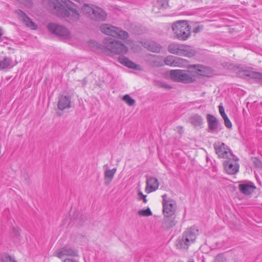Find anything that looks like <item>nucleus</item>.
Instances as JSON below:
<instances>
[{"label":"nucleus","mask_w":262,"mask_h":262,"mask_svg":"<svg viewBox=\"0 0 262 262\" xmlns=\"http://www.w3.org/2000/svg\"><path fill=\"white\" fill-rule=\"evenodd\" d=\"M83 11L88 17L95 21H104L106 18V13L101 8L95 6L84 5Z\"/></svg>","instance_id":"nucleus-4"},{"label":"nucleus","mask_w":262,"mask_h":262,"mask_svg":"<svg viewBox=\"0 0 262 262\" xmlns=\"http://www.w3.org/2000/svg\"><path fill=\"white\" fill-rule=\"evenodd\" d=\"M12 59L8 57H5L4 59L0 60V68L1 69H5L12 64Z\"/></svg>","instance_id":"nucleus-28"},{"label":"nucleus","mask_w":262,"mask_h":262,"mask_svg":"<svg viewBox=\"0 0 262 262\" xmlns=\"http://www.w3.org/2000/svg\"><path fill=\"white\" fill-rule=\"evenodd\" d=\"M172 29L177 39L186 40L191 35L190 27L185 21H178L172 25Z\"/></svg>","instance_id":"nucleus-3"},{"label":"nucleus","mask_w":262,"mask_h":262,"mask_svg":"<svg viewBox=\"0 0 262 262\" xmlns=\"http://www.w3.org/2000/svg\"><path fill=\"white\" fill-rule=\"evenodd\" d=\"M183 234L189 239L190 241L194 243L195 241L197 236L199 234L198 229L194 226L187 228Z\"/></svg>","instance_id":"nucleus-18"},{"label":"nucleus","mask_w":262,"mask_h":262,"mask_svg":"<svg viewBox=\"0 0 262 262\" xmlns=\"http://www.w3.org/2000/svg\"><path fill=\"white\" fill-rule=\"evenodd\" d=\"M1 262H17L14 257L11 256L7 253H4L1 256Z\"/></svg>","instance_id":"nucleus-29"},{"label":"nucleus","mask_w":262,"mask_h":262,"mask_svg":"<svg viewBox=\"0 0 262 262\" xmlns=\"http://www.w3.org/2000/svg\"><path fill=\"white\" fill-rule=\"evenodd\" d=\"M176 220V215H164L162 222V227L165 229L168 230L173 228L177 224Z\"/></svg>","instance_id":"nucleus-16"},{"label":"nucleus","mask_w":262,"mask_h":262,"mask_svg":"<svg viewBox=\"0 0 262 262\" xmlns=\"http://www.w3.org/2000/svg\"><path fill=\"white\" fill-rule=\"evenodd\" d=\"M143 194L142 193V192H141L140 191H138V197H139L138 199H139V200H141V196Z\"/></svg>","instance_id":"nucleus-45"},{"label":"nucleus","mask_w":262,"mask_h":262,"mask_svg":"<svg viewBox=\"0 0 262 262\" xmlns=\"http://www.w3.org/2000/svg\"><path fill=\"white\" fill-rule=\"evenodd\" d=\"M151 215H152V212H151L150 209H149V208H148V216H150Z\"/></svg>","instance_id":"nucleus-47"},{"label":"nucleus","mask_w":262,"mask_h":262,"mask_svg":"<svg viewBox=\"0 0 262 262\" xmlns=\"http://www.w3.org/2000/svg\"><path fill=\"white\" fill-rule=\"evenodd\" d=\"M121 56L118 58V61L120 63L129 68L136 69L137 65L135 63L129 60L128 58L123 56V55Z\"/></svg>","instance_id":"nucleus-26"},{"label":"nucleus","mask_w":262,"mask_h":262,"mask_svg":"<svg viewBox=\"0 0 262 262\" xmlns=\"http://www.w3.org/2000/svg\"><path fill=\"white\" fill-rule=\"evenodd\" d=\"M61 2L66 6V7L68 8V10H70L74 8V7L75 6L74 4L72 3L70 0H61Z\"/></svg>","instance_id":"nucleus-33"},{"label":"nucleus","mask_w":262,"mask_h":262,"mask_svg":"<svg viewBox=\"0 0 262 262\" xmlns=\"http://www.w3.org/2000/svg\"><path fill=\"white\" fill-rule=\"evenodd\" d=\"M256 187L252 182H248L240 184L238 185V189L240 192L245 195L251 194L256 189Z\"/></svg>","instance_id":"nucleus-13"},{"label":"nucleus","mask_w":262,"mask_h":262,"mask_svg":"<svg viewBox=\"0 0 262 262\" xmlns=\"http://www.w3.org/2000/svg\"><path fill=\"white\" fill-rule=\"evenodd\" d=\"M60 17L69 18L71 22H75L79 20L80 14L75 8L68 10L64 7L62 11L60 13Z\"/></svg>","instance_id":"nucleus-12"},{"label":"nucleus","mask_w":262,"mask_h":262,"mask_svg":"<svg viewBox=\"0 0 262 262\" xmlns=\"http://www.w3.org/2000/svg\"><path fill=\"white\" fill-rule=\"evenodd\" d=\"M71 107V97L69 96L61 95L58 102V108L60 110L63 111Z\"/></svg>","instance_id":"nucleus-19"},{"label":"nucleus","mask_w":262,"mask_h":262,"mask_svg":"<svg viewBox=\"0 0 262 262\" xmlns=\"http://www.w3.org/2000/svg\"><path fill=\"white\" fill-rule=\"evenodd\" d=\"M208 124V128L212 132H217L220 123L215 116L211 114H207L206 116Z\"/></svg>","instance_id":"nucleus-17"},{"label":"nucleus","mask_w":262,"mask_h":262,"mask_svg":"<svg viewBox=\"0 0 262 262\" xmlns=\"http://www.w3.org/2000/svg\"><path fill=\"white\" fill-rule=\"evenodd\" d=\"M2 35H3L2 30L1 29H0V38L2 36Z\"/></svg>","instance_id":"nucleus-48"},{"label":"nucleus","mask_w":262,"mask_h":262,"mask_svg":"<svg viewBox=\"0 0 262 262\" xmlns=\"http://www.w3.org/2000/svg\"><path fill=\"white\" fill-rule=\"evenodd\" d=\"M13 233L16 236H19L20 235L19 229L18 228H13Z\"/></svg>","instance_id":"nucleus-40"},{"label":"nucleus","mask_w":262,"mask_h":262,"mask_svg":"<svg viewBox=\"0 0 262 262\" xmlns=\"http://www.w3.org/2000/svg\"><path fill=\"white\" fill-rule=\"evenodd\" d=\"M101 32L106 35L121 39H126L128 37V33L118 27L110 24H103L100 27Z\"/></svg>","instance_id":"nucleus-6"},{"label":"nucleus","mask_w":262,"mask_h":262,"mask_svg":"<svg viewBox=\"0 0 262 262\" xmlns=\"http://www.w3.org/2000/svg\"><path fill=\"white\" fill-rule=\"evenodd\" d=\"M252 162L254 164V165L257 167H262L261 162L256 158H254L252 159Z\"/></svg>","instance_id":"nucleus-36"},{"label":"nucleus","mask_w":262,"mask_h":262,"mask_svg":"<svg viewBox=\"0 0 262 262\" xmlns=\"http://www.w3.org/2000/svg\"><path fill=\"white\" fill-rule=\"evenodd\" d=\"M164 63L171 67H181L183 63V59L173 56H168L164 60Z\"/></svg>","instance_id":"nucleus-20"},{"label":"nucleus","mask_w":262,"mask_h":262,"mask_svg":"<svg viewBox=\"0 0 262 262\" xmlns=\"http://www.w3.org/2000/svg\"><path fill=\"white\" fill-rule=\"evenodd\" d=\"M145 184H146V186H145V191H147V190H148V188H147V178H146V179L145 180Z\"/></svg>","instance_id":"nucleus-46"},{"label":"nucleus","mask_w":262,"mask_h":262,"mask_svg":"<svg viewBox=\"0 0 262 262\" xmlns=\"http://www.w3.org/2000/svg\"><path fill=\"white\" fill-rule=\"evenodd\" d=\"M223 119L224 120V123L225 126L228 128H231L232 126V123L231 122L228 117H225Z\"/></svg>","instance_id":"nucleus-39"},{"label":"nucleus","mask_w":262,"mask_h":262,"mask_svg":"<svg viewBox=\"0 0 262 262\" xmlns=\"http://www.w3.org/2000/svg\"><path fill=\"white\" fill-rule=\"evenodd\" d=\"M141 200H143V202L144 203H146L147 202V200H146V195H144L143 194L141 196Z\"/></svg>","instance_id":"nucleus-44"},{"label":"nucleus","mask_w":262,"mask_h":262,"mask_svg":"<svg viewBox=\"0 0 262 262\" xmlns=\"http://www.w3.org/2000/svg\"><path fill=\"white\" fill-rule=\"evenodd\" d=\"M226 258L223 253L218 254L215 256L213 262H226Z\"/></svg>","instance_id":"nucleus-34"},{"label":"nucleus","mask_w":262,"mask_h":262,"mask_svg":"<svg viewBox=\"0 0 262 262\" xmlns=\"http://www.w3.org/2000/svg\"><path fill=\"white\" fill-rule=\"evenodd\" d=\"M242 74L243 76L249 77L251 78L256 79L258 82L262 83V73L251 71L245 70L239 73V75Z\"/></svg>","instance_id":"nucleus-22"},{"label":"nucleus","mask_w":262,"mask_h":262,"mask_svg":"<svg viewBox=\"0 0 262 262\" xmlns=\"http://www.w3.org/2000/svg\"><path fill=\"white\" fill-rule=\"evenodd\" d=\"M17 13L28 27L32 30H36L37 28V25L34 23L32 19L29 18L23 11L19 10Z\"/></svg>","instance_id":"nucleus-21"},{"label":"nucleus","mask_w":262,"mask_h":262,"mask_svg":"<svg viewBox=\"0 0 262 262\" xmlns=\"http://www.w3.org/2000/svg\"><path fill=\"white\" fill-rule=\"evenodd\" d=\"M154 57L152 55L148 54V61L150 60L154 61L155 62V64L157 66H162L163 65V60L161 58H156L157 60L154 61V60L151 59V58Z\"/></svg>","instance_id":"nucleus-32"},{"label":"nucleus","mask_w":262,"mask_h":262,"mask_svg":"<svg viewBox=\"0 0 262 262\" xmlns=\"http://www.w3.org/2000/svg\"><path fill=\"white\" fill-rule=\"evenodd\" d=\"M3 38H2V37H1L0 38V42H2V41H3Z\"/></svg>","instance_id":"nucleus-50"},{"label":"nucleus","mask_w":262,"mask_h":262,"mask_svg":"<svg viewBox=\"0 0 262 262\" xmlns=\"http://www.w3.org/2000/svg\"><path fill=\"white\" fill-rule=\"evenodd\" d=\"M159 183L157 179L150 178L148 179V193L156 191L159 187Z\"/></svg>","instance_id":"nucleus-25"},{"label":"nucleus","mask_w":262,"mask_h":262,"mask_svg":"<svg viewBox=\"0 0 262 262\" xmlns=\"http://www.w3.org/2000/svg\"><path fill=\"white\" fill-rule=\"evenodd\" d=\"M141 200H143V202L144 203H146L147 202V200H146V195H144L143 194L141 196Z\"/></svg>","instance_id":"nucleus-43"},{"label":"nucleus","mask_w":262,"mask_h":262,"mask_svg":"<svg viewBox=\"0 0 262 262\" xmlns=\"http://www.w3.org/2000/svg\"><path fill=\"white\" fill-rule=\"evenodd\" d=\"M89 46L93 50H97L98 49H101V45H99L98 43L94 40H90L89 42Z\"/></svg>","instance_id":"nucleus-35"},{"label":"nucleus","mask_w":262,"mask_h":262,"mask_svg":"<svg viewBox=\"0 0 262 262\" xmlns=\"http://www.w3.org/2000/svg\"><path fill=\"white\" fill-rule=\"evenodd\" d=\"M48 8L51 10H55L57 15L60 17V13L64 8L63 6L58 0H46Z\"/></svg>","instance_id":"nucleus-15"},{"label":"nucleus","mask_w":262,"mask_h":262,"mask_svg":"<svg viewBox=\"0 0 262 262\" xmlns=\"http://www.w3.org/2000/svg\"><path fill=\"white\" fill-rule=\"evenodd\" d=\"M137 214L140 216H147V209L140 210L138 211Z\"/></svg>","instance_id":"nucleus-37"},{"label":"nucleus","mask_w":262,"mask_h":262,"mask_svg":"<svg viewBox=\"0 0 262 262\" xmlns=\"http://www.w3.org/2000/svg\"><path fill=\"white\" fill-rule=\"evenodd\" d=\"M102 48L105 50L119 55H123L128 51V48L121 41L111 37H106L103 41Z\"/></svg>","instance_id":"nucleus-1"},{"label":"nucleus","mask_w":262,"mask_h":262,"mask_svg":"<svg viewBox=\"0 0 262 262\" xmlns=\"http://www.w3.org/2000/svg\"><path fill=\"white\" fill-rule=\"evenodd\" d=\"M63 262H78V261L71 258H66Z\"/></svg>","instance_id":"nucleus-41"},{"label":"nucleus","mask_w":262,"mask_h":262,"mask_svg":"<svg viewBox=\"0 0 262 262\" xmlns=\"http://www.w3.org/2000/svg\"><path fill=\"white\" fill-rule=\"evenodd\" d=\"M116 168L112 169H107L104 171V184L106 186L108 185L114 178V175L116 172Z\"/></svg>","instance_id":"nucleus-24"},{"label":"nucleus","mask_w":262,"mask_h":262,"mask_svg":"<svg viewBox=\"0 0 262 262\" xmlns=\"http://www.w3.org/2000/svg\"><path fill=\"white\" fill-rule=\"evenodd\" d=\"M170 78L176 82L190 83L195 80L194 75L182 70H172L170 72Z\"/></svg>","instance_id":"nucleus-5"},{"label":"nucleus","mask_w":262,"mask_h":262,"mask_svg":"<svg viewBox=\"0 0 262 262\" xmlns=\"http://www.w3.org/2000/svg\"><path fill=\"white\" fill-rule=\"evenodd\" d=\"M219 112L223 119L227 117V116L225 113L224 108L222 105H219Z\"/></svg>","instance_id":"nucleus-38"},{"label":"nucleus","mask_w":262,"mask_h":262,"mask_svg":"<svg viewBox=\"0 0 262 262\" xmlns=\"http://www.w3.org/2000/svg\"><path fill=\"white\" fill-rule=\"evenodd\" d=\"M155 84L156 86L159 88H161L165 90H169L172 88V86L169 84L166 83L164 81H160L159 80H155Z\"/></svg>","instance_id":"nucleus-30"},{"label":"nucleus","mask_w":262,"mask_h":262,"mask_svg":"<svg viewBox=\"0 0 262 262\" xmlns=\"http://www.w3.org/2000/svg\"><path fill=\"white\" fill-rule=\"evenodd\" d=\"M213 146L215 150V152L218 155L219 158H225L227 159L235 158V156L233 155L231 150L229 149L228 146L225 145V143H215Z\"/></svg>","instance_id":"nucleus-8"},{"label":"nucleus","mask_w":262,"mask_h":262,"mask_svg":"<svg viewBox=\"0 0 262 262\" xmlns=\"http://www.w3.org/2000/svg\"><path fill=\"white\" fill-rule=\"evenodd\" d=\"M200 68H201V69H198V71L200 72L199 74L203 75V76H205V74L203 73V69H204V68L202 67H201Z\"/></svg>","instance_id":"nucleus-42"},{"label":"nucleus","mask_w":262,"mask_h":262,"mask_svg":"<svg viewBox=\"0 0 262 262\" xmlns=\"http://www.w3.org/2000/svg\"><path fill=\"white\" fill-rule=\"evenodd\" d=\"M56 256L61 258L63 256H69V257H78V250L74 247L66 245L62 248L58 249L56 252Z\"/></svg>","instance_id":"nucleus-10"},{"label":"nucleus","mask_w":262,"mask_h":262,"mask_svg":"<svg viewBox=\"0 0 262 262\" xmlns=\"http://www.w3.org/2000/svg\"><path fill=\"white\" fill-rule=\"evenodd\" d=\"M189 122L194 127H201L204 123V120L201 115L195 114L189 118Z\"/></svg>","instance_id":"nucleus-23"},{"label":"nucleus","mask_w":262,"mask_h":262,"mask_svg":"<svg viewBox=\"0 0 262 262\" xmlns=\"http://www.w3.org/2000/svg\"><path fill=\"white\" fill-rule=\"evenodd\" d=\"M122 100L125 102V103L129 106H133L135 103V101L134 99L132 98L128 95L126 94L124 95Z\"/></svg>","instance_id":"nucleus-31"},{"label":"nucleus","mask_w":262,"mask_h":262,"mask_svg":"<svg viewBox=\"0 0 262 262\" xmlns=\"http://www.w3.org/2000/svg\"><path fill=\"white\" fill-rule=\"evenodd\" d=\"M199 31V28H195V30H194V32L196 33V32H198Z\"/></svg>","instance_id":"nucleus-49"},{"label":"nucleus","mask_w":262,"mask_h":262,"mask_svg":"<svg viewBox=\"0 0 262 262\" xmlns=\"http://www.w3.org/2000/svg\"><path fill=\"white\" fill-rule=\"evenodd\" d=\"M190 241L182 234V236H180L176 241L177 248L181 250H187L189 247L193 244Z\"/></svg>","instance_id":"nucleus-14"},{"label":"nucleus","mask_w":262,"mask_h":262,"mask_svg":"<svg viewBox=\"0 0 262 262\" xmlns=\"http://www.w3.org/2000/svg\"><path fill=\"white\" fill-rule=\"evenodd\" d=\"M188 262H193L192 260H189Z\"/></svg>","instance_id":"nucleus-51"},{"label":"nucleus","mask_w":262,"mask_h":262,"mask_svg":"<svg viewBox=\"0 0 262 262\" xmlns=\"http://www.w3.org/2000/svg\"><path fill=\"white\" fill-rule=\"evenodd\" d=\"M168 51L173 54L188 57H192L195 54V50L191 46L176 42L169 45Z\"/></svg>","instance_id":"nucleus-2"},{"label":"nucleus","mask_w":262,"mask_h":262,"mask_svg":"<svg viewBox=\"0 0 262 262\" xmlns=\"http://www.w3.org/2000/svg\"><path fill=\"white\" fill-rule=\"evenodd\" d=\"M163 213L164 215H176L177 203L175 201L171 199H167V194H163Z\"/></svg>","instance_id":"nucleus-7"},{"label":"nucleus","mask_w":262,"mask_h":262,"mask_svg":"<svg viewBox=\"0 0 262 262\" xmlns=\"http://www.w3.org/2000/svg\"><path fill=\"white\" fill-rule=\"evenodd\" d=\"M237 158L235 156V158L227 159L224 162L225 169L228 174H233L238 171L239 165L237 163Z\"/></svg>","instance_id":"nucleus-11"},{"label":"nucleus","mask_w":262,"mask_h":262,"mask_svg":"<svg viewBox=\"0 0 262 262\" xmlns=\"http://www.w3.org/2000/svg\"><path fill=\"white\" fill-rule=\"evenodd\" d=\"M48 30L52 34L62 38L69 37V32L68 29L63 26L57 24L51 23L47 26Z\"/></svg>","instance_id":"nucleus-9"},{"label":"nucleus","mask_w":262,"mask_h":262,"mask_svg":"<svg viewBox=\"0 0 262 262\" xmlns=\"http://www.w3.org/2000/svg\"><path fill=\"white\" fill-rule=\"evenodd\" d=\"M162 47L159 43L154 41H150L148 42V51L152 52L158 53L161 50Z\"/></svg>","instance_id":"nucleus-27"}]
</instances>
